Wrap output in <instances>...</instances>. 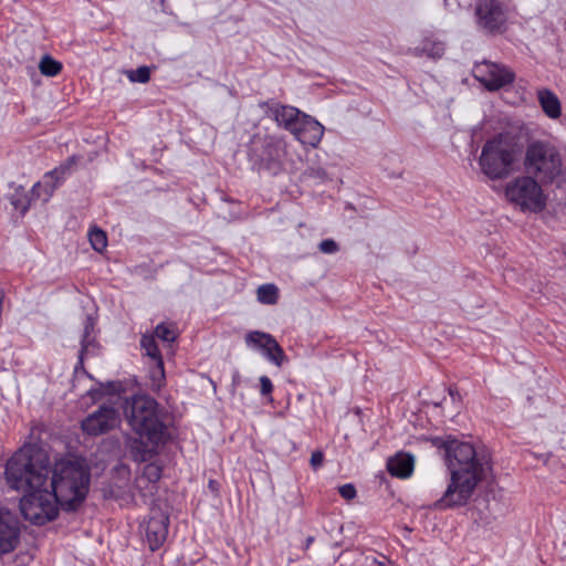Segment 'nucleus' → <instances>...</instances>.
<instances>
[{
    "label": "nucleus",
    "instance_id": "nucleus-32",
    "mask_svg": "<svg viewBox=\"0 0 566 566\" xmlns=\"http://www.w3.org/2000/svg\"><path fill=\"white\" fill-rule=\"evenodd\" d=\"M318 249L322 253L334 254L339 250V247L333 239H325L318 244Z\"/></svg>",
    "mask_w": 566,
    "mask_h": 566
},
{
    "label": "nucleus",
    "instance_id": "nucleus-28",
    "mask_svg": "<svg viewBox=\"0 0 566 566\" xmlns=\"http://www.w3.org/2000/svg\"><path fill=\"white\" fill-rule=\"evenodd\" d=\"M94 326H95L94 318L92 316H86L85 322H84V331H83L82 342H81L82 348L80 352V358L83 357V354L87 350L88 346L91 345V343L93 340L91 338V334L94 331Z\"/></svg>",
    "mask_w": 566,
    "mask_h": 566
},
{
    "label": "nucleus",
    "instance_id": "nucleus-10",
    "mask_svg": "<svg viewBox=\"0 0 566 566\" xmlns=\"http://www.w3.org/2000/svg\"><path fill=\"white\" fill-rule=\"evenodd\" d=\"M169 516L160 509H151L149 516L140 525L142 533L150 551L155 552L167 539Z\"/></svg>",
    "mask_w": 566,
    "mask_h": 566
},
{
    "label": "nucleus",
    "instance_id": "nucleus-34",
    "mask_svg": "<svg viewBox=\"0 0 566 566\" xmlns=\"http://www.w3.org/2000/svg\"><path fill=\"white\" fill-rule=\"evenodd\" d=\"M260 391L263 396H269L273 391V384L268 376L260 377Z\"/></svg>",
    "mask_w": 566,
    "mask_h": 566
},
{
    "label": "nucleus",
    "instance_id": "nucleus-17",
    "mask_svg": "<svg viewBox=\"0 0 566 566\" xmlns=\"http://www.w3.org/2000/svg\"><path fill=\"white\" fill-rule=\"evenodd\" d=\"M34 198H44L43 185L41 181H38L33 185L31 195L25 191L24 187H15L14 192L10 196V202L15 210H19L22 214H24Z\"/></svg>",
    "mask_w": 566,
    "mask_h": 566
},
{
    "label": "nucleus",
    "instance_id": "nucleus-23",
    "mask_svg": "<svg viewBox=\"0 0 566 566\" xmlns=\"http://www.w3.org/2000/svg\"><path fill=\"white\" fill-rule=\"evenodd\" d=\"M256 298L262 304H276L279 300V289L274 284H262L256 290Z\"/></svg>",
    "mask_w": 566,
    "mask_h": 566
},
{
    "label": "nucleus",
    "instance_id": "nucleus-13",
    "mask_svg": "<svg viewBox=\"0 0 566 566\" xmlns=\"http://www.w3.org/2000/svg\"><path fill=\"white\" fill-rule=\"evenodd\" d=\"M20 542V523L8 509L0 506V555L11 553Z\"/></svg>",
    "mask_w": 566,
    "mask_h": 566
},
{
    "label": "nucleus",
    "instance_id": "nucleus-40",
    "mask_svg": "<svg viewBox=\"0 0 566 566\" xmlns=\"http://www.w3.org/2000/svg\"><path fill=\"white\" fill-rule=\"evenodd\" d=\"M216 485H217L216 481H213V480H210V481H209V488H210L211 490H216Z\"/></svg>",
    "mask_w": 566,
    "mask_h": 566
},
{
    "label": "nucleus",
    "instance_id": "nucleus-36",
    "mask_svg": "<svg viewBox=\"0 0 566 566\" xmlns=\"http://www.w3.org/2000/svg\"><path fill=\"white\" fill-rule=\"evenodd\" d=\"M448 392L453 401L461 399L460 392L458 391V389L455 387H449Z\"/></svg>",
    "mask_w": 566,
    "mask_h": 566
},
{
    "label": "nucleus",
    "instance_id": "nucleus-6",
    "mask_svg": "<svg viewBox=\"0 0 566 566\" xmlns=\"http://www.w3.org/2000/svg\"><path fill=\"white\" fill-rule=\"evenodd\" d=\"M523 167L525 174L543 184H552L562 174L563 158L557 147L535 140L527 145Z\"/></svg>",
    "mask_w": 566,
    "mask_h": 566
},
{
    "label": "nucleus",
    "instance_id": "nucleus-35",
    "mask_svg": "<svg viewBox=\"0 0 566 566\" xmlns=\"http://www.w3.org/2000/svg\"><path fill=\"white\" fill-rule=\"evenodd\" d=\"M323 460H324V454L323 452L321 451H314L311 455V465L314 468V469H317L318 467L322 465L323 463Z\"/></svg>",
    "mask_w": 566,
    "mask_h": 566
},
{
    "label": "nucleus",
    "instance_id": "nucleus-11",
    "mask_svg": "<svg viewBox=\"0 0 566 566\" xmlns=\"http://www.w3.org/2000/svg\"><path fill=\"white\" fill-rule=\"evenodd\" d=\"M119 422V413L114 407L101 406L82 421L81 428L90 436H101L115 429Z\"/></svg>",
    "mask_w": 566,
    "mask_h": 566
},
{
    "label": "nucleus",
    "instance_id": "nucleus-37",
    "mask_svg": "<svg viewBox=\"0 0 566 566\" xmlns=\"http://www.w3.org/2000/svg\"><path fill=\"white\" fill-rule=\"evenodd\" d=\"M78 157L73 155L71 157H69L66 160H65V164L66 166H69L70 170L72 169L73 166L76 165V163L78 161Z\"/></svg>",
    "mask_w": 566,
    "mask_h": 566
},
{
    "label": "nucleus",
    "instance_id": "nucleus-31",
    "mask_svg": "<svg viewBox=\"0 0 566 566\" xmlns=\"http://www.w3.org/2000/svg\"><path fill=\"white\" fill-rule=\"evenodd\" d=\"M104 496L115 500H123L125 502L134 500L133 493L126 494L125 491L117 485H109L107 489H104Z\"/></svg>",
    "mask_w": 566,
    "mask_h": 566
},
{
    "label": "nucleus",
    "instance_id": "nucleus-4",
    "mask_svg": "<svg viewBox=\"0 0 566 566\" xmlns=\"http://www.w3.org/2000/svg\"><path fill=\"white\" fill-rule=\"evenodd\" d=\"M91 473L87 465L76 461L55 463L52 476L48 475V488L56 496L59 505L75 510L88 493Z\"/></svg>",
    "mask_w": 566,
    "mask_h": 566
},
{
    "label": "nucleus",
    "instance_id": "nucleus-20",
    "mask_svg": "<svg viewBox=\"0 0 566 566\" xmlns=\"http://www.w3.org/2000/svg\"><path fill=\"white\" fill-rule=\"evenodd\" d=\"M69 166L65 163L61 164L55 169L46 172L44 175L43 191H44V201H48L49 198L53 195L57 185L65 178V176L70 172Z\"/></svg>",
    "mask_w": 566,
    "mask_h": 566
},
{
    "label": "nucleus",
    "instance_id": "nucleus-1",
    "mask_svg": "<svg viewBox=\"0 0 566 566\" xmlns=\"http://www.w3.org/2000/svg\"><path fill=\"white\" fill-rule=\"evenodd\" d=\"M50 473L46 452L34 444L23 446L6 464L8 485L25 493L20 501L22 515L36 525H43L57 516V499L48 488Z\"/></svg>",
    "mask_w": 566,
    "mask_h": 566
},
{
    "label": "nucleus",
    "instance_id": "nucleus-15",
    "mask_svg": "<svg viewBox=\"0 0 566 566\" xmlns=\"http://www.w3.org/2000/svg\"><path fill=\"white\" fill-rule=\"evenodd\" d=\"M292 134L301 144L316 147L324 135V126L315 118L304 114Z\"/></svg>",
    "mask_w": 566,
    "mask_h": 566
},
{
    "label": "nucleus",
    "instance_id": "nucleus-39",
    "mask_svg": "<svg viewBox=\"0 0 566 566\" xmlns=\"http://www.w3.org/2000/svg\"><path fill=\"white\" fill-rule=\"evenodd\" d=\"M375 566H387V562L385 560H376Z\"/></svg>",
    "mask_w": 566,
    "mask_h": 566
},
{
    "label": "nucleus",
    "instance_id": "nucleus-24",
    "mask_svg": "<svg viewBox=\"0 0 566 566\" xmlns=\"http://www.w3.org/2000/svg\"><path fill=\"white\" fill-rule=\"evenodd\" d=\"M140 346L143 348L145 355L151 360V363H157L158 360H163V357L158 349V345L156 343L155 336L143 335L142 339H140Z\"/></svg>",
    "mask_w": 566,
    "mask_h": 566
},
{
    "label": "nucleus",
    "instance_id": "nucleus-14",
    "mask_svg": "<svg viewBox=\"0 0 566 566\" xmlns=\"http://www.w3.org/2000/svg\"><path fill=\"white\" fill-rule=\"evenodd\" d=\"M262 106L265 108L268 116L272 117L279 126H283L291 133L295 130V127L304 116V113L296 107L281 105L273 101L264 102Z\"/></svg>",
    "mask_w": 566,
    "mask_h": 566
},
{
    "label": "nucleus",
    "instance_id": "nucleus-38",
    "mask_svg": "<svg viewBox=\"0 0 566 566\" xmlns=\"http://www.w3.org/2000/svg\"><path fill=\"white\" fill-rule=\"evenodd\" d=\"M313 542H314V537H313V536H308V537L306 538V541H305L304 548H305V549H308V548H310V546L313 544Z\"/></svg>",
    "mask_w": 566,
    "mask_h": 566
},
{
    "label": "nucleus",
    "instance_id": "nucleus-2",
    "mask_svg": "<svg viewBox=\"0 0 566 566\" xmlns=\"http://www.w3.org/2000/svg\"><path fill=\"white\" fill-rule=\"evenodd\" d=\"M443 447L451 476L442 496L432 504L439 511L464 506L490 470L489 461L472 444L449 440Z\"/></svg>",
    "mask_w": 566,
    "mask_h": 566
},
{
    "label": "nucleus",
    "instance_id": "nucleus-19",
    "mask_svg": "<svg viewBox=\"0 0 566 566\" xmlns=\"http://www.w3.org/2000/svg\"><path fill=\"white\" fill-rule=\"evenodd\" d=\"M537 99L544 114L552 118L557 119L562 115V106L558 96L548 88H541L537 91Z\"/></svg>",
    "mask_w": 566,
    "mask_h": 566
},
{
    "label": "nucleus",
    "instance_id": "nucleus-21",
    "mask_svg": "<svg viewBox=\"0 0 566 566\" xmlns=\"http://www.w3.org/2000/svg\"><path fill=\"white\" fill-rule=\"evenodd\" d=\"M265 154L270 163L281 166L286 154V144L282 140L271 142L266 145Z\"/></svg>",
    "mask_w": 566,
    "mask_h": 566
},
{
    "label": "nucleus",
    "instance_id": "nucleus-9",
    "mask_svg": "<svg viewBox=\"0 0 566 566\" xmlns=\"http://www.w3.org/2000/svg\"><path fill=\"white\" fill-rule=\"evenodd\" d=\"M476 24L486 33H497L504 30L506 13L499 0H479L475 4Z\"/></svg>",
    "mask_w": 566,
    "mask_h": 566
},
{
    "label": "nucleus",
    "instance_id": "nucleus-26",
    "mask_svg": "<svg viewBox=\"0 0 566 566\" xmlns=\"http://www.w3.org/2000/svg\"><path fill=\"white\" fill-rule=\"evenodd\" d=\"M88 240L96 252H103L107 247L106 233L101 229H92L88 232Z\"/></svg>",
    "mask_w": 566,
    "mask_h": 566
},
{
    "label": "nucleus",
    "instance_id": "nucleus-5",
    "mask_svg": "<svg viewBox=\"0 0 566 566\" xmlns=\"http://www.w3.org/2000/svg\"><path fill=\"white\" fill-rule=\"evenodd\" d=\"M516 155V144L509 136L496 135L482 147L480 169L490 180L504 179L512 172Z\"/></svg>",
    "mask_w": 566,
    "mask_h": 566
},
{
    "label": "nucleus",
    "instance_id": "nucleus-12",
    "mask_svg": "<svg viewBox=\"0 0 566 566\" xmlns=\"http://www.w3.org/2000/svg\"><path fill=\"white\" fill-rule=\"evenodd\" d=\"M249 347L261 349L268 360L281 367L286 361V355L276 339L268 333L253 331L245 335Z\"/></svg>",
    "mask_w": 566,
    "mask_h": 566
},
{
    "label": "nucleus",
    "instance_id": "nucleus-33",
    "mask_svg": "<svg viewBox=\"0 0 566 566\" xmlns=\"http://www.w3.org/2000/svg\"><path fill=\"white\" fill-rule=\"evenodd\" d=\"M338 492L345 500H353L356 496V489L350 483L339 486Z\"/></svg>",
    "mask_w": 566,
    "mask_h": 566
},
{
    "label": "nucleus",
    "instance_id": "nucleus-18",
    "mask_svg": "<svg viewBox=\"0 0 566 566\" xmlns=\"http://www.w3.org/2000/svg\"><path fill=\"white\" fill-rule=\"evenodd\" d=\"M415 467V459L409 453H397L387 462V470L392 476L408 478L411 475Z\"/></svg>",
    "mask_w": 566,
    "mask_h": 566
},
{
    "label": "nucleus",
    "instance_id": "nucleus-25",
    "mask_svg": "<svg viewBox=\"0 0 566 566\" xmlns=\"http://www.w3.org/2000/svg\"><path fill=\"white\" fill-rule=\"evenodd\" d=\"M39 70L44 76H56L62 71V63L46 54L40 60Z\"/></svg>",
    "mask_w": 566,
    "mask_h": 566
},
{
    "label": "nucleus",
    "instance_id": "nucleus-7",
    "mask_svg": "<svg viewBox=\"0 0 566 566\" xmlns=\"http://www.w3.org/2000/svg\"><path fill=\"white\" fill-rule=\"evenodd\" d=\"M542 185L544 184L527 174L514 177L504 186L505 199L522 212H542L547 203Z\"/></svg>",
    "mask_w": 566,
    "mask_h": 566
},
{
    "label": "nucleus",
    "instance_id": "nucleus-27",
    "mask_svg": "<svg viewBox=\"0 0 566 566\" xmlns=\"http://www.w3.org/2000/svg\"><path fill=\"white\" fill-rule=\"evenodd\" d=\"M421 51L430 57L439 59L444 53V44L440 41L424 40L422 42Z\"/></svg>",
    "mask_w": 566,
    "mask_h": 566
},
{
    "label": "nucleus",
    "instance_id": "nucleus-3",
    "mask_svg": "<svg viewBox=\"0 0 566 566\" xmlns=\"http://www.w3.org/2000/svg\"><path fill=\"white\" fill-rule=\"evenodd\" d=\"M126 419L135 434L126 440L133 459L147 462L158 455L170 438L164 408L147 395H136L126 410Z\"/></svg>",
    "mask_w": 566,
    "mask_h": 566
},
{
    "label": "nucleus",
    "instance_id": "nucleus-29",
    "mask_svg": "<svg viewBox=\"0 0 566 566\" xmlns=\"http://www.w3.org/2000/svg\"><path fill=\"white\" fill-rule=\"evenodd\" d=\"M156 337L164 342H174L177 338V329L172 324H158L155 328Z\"/></svg>",
    "mask_w": 566,
    "mask_h": 566
},
{
    "label": "nucleus",
    "instance_id": "nucleus-30",
    "mask_svg": "<svg viewBox=\"0 0 566 566\" xmlns=\"http://www.w3.org/2000/svg\"><path fill=\"white\" fill-rule=\"evenodd\" d=\"M130 82L147 83L150 78V69L148 66H139L136 70L126 71Z\"/></svg>",
    "mask_w": 566,
    "mask_h": 566
},
{
    "label": "nucleus",
    "instance_id": "nucleus-22",
    "mask_svg": "<svg viewBox=\"0 0 566 566\" xmlns=\"http://www.w3.org/2000/svg\"><path fill=\"white\" fill-rule=\"evenodd\" d=\"M149 386L154 391H158L165 386L166 377L164 369V360L153 363V366H150L149 368Z\"/></svg>",
    "mask_w": 566,
    "mask_h": 566
},
{
    "label": "nucleus",
    "instance_id": "nucleus-8",
    "mask_svg": "<svg viewBox=\"0 0 566 566\" xmlns=\"http://www.w3.org/2000/svg\"><path fill=\"white\" fill-rule=\"evenodd\" d=\"M472 74L489 91H499L515 80V74L510 67L490 61L476 62Z\"/></svg>",
    "mask_w": 566,
    "mask_h": 566
},
{
    "label": "nucleus",
    "instance_id": "nucleus-16",
    "mask_svg": "<svg viewBox=\"0 0 566 566\" xmlns=\"http://www.w3.org/2000/svg\"><path fill=\"white\" fill-rule=\"evenodd\" d=\"M161 474L163 468L156 462H150L144 467L143 473L136 479L134 486L143 499L155 492L156 483L160 480Z\"/></svg>",
    "mask_w": 566,
    "mask_h": 566
}]
</instances>
